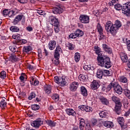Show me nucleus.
Wrapping results in <instances>:
<instances>
[{"instance_id": "41", "label": "nucleus", "mask_w": 130, "mask_h": 130, "mask_svg": "<svg viewBox=\"0 0 130 130\" xmlns=\"http://www.w3.org/2000/svg\"><path fill=\"white\" fill-rule=\"evenodd\" d=\"M7 77V73L5 71H3L0 73V78L4 80Z\"/></svg>"}, {"instance_id": "39", "label": "nucleus", "mask_w": 130, "mask_h": 130, "mask_svg": "<svg viewBox=\"0 0 130 130\" xmlns=\"http://www.w3.org/2000/svg\"><path fill=\"white\" fill-rule=\"evenodd\" d=\"M84 126H85V120L84 119H80L79 128L80 129H84Z\"/></svg>"}, {"instance_id": "9", "label": "nucleus", "mask_w": 130, "mask_h": 130, "mask_svg": "<svg viewBox=\"0 0 130 130\" xmlns=\"http://www.w3.org/2000/svg\"><path fill=\"white\" fill-rule=\"evenodd\" d=\"M62 6L61 5H58L57 7H55L53 9L52 12L54 14H61L62 13Z\"/></svg>"}, {"instance_id": "6", "label": "nucleus", "mask_w": 130, "mask_h": 130, "mask_svg": "<svg viewBox=\"0 0 130 130\" xmlns=\"http://www.w3.org/2000/svg\"><path fill=\"white\" fill-rule=\"evenodd\" d=\"M84 35V32L80 29H77L74 32L70 34L69 38L72 39H75L77 37H82Z\"/></svg>"}, {"instance_id": "44", "label": "nucleus", "mask_w": 130, "mask_h": 130, "mask_svg": "<svg viewBox=\"0 0 130 130\" xmlns=\"http://www.w3.org/2000/svg\"><path fill=\"white\" fill-rule=\"evenodd\" d=\"M40 108V107L38 105L35 104V105H31V109L32 110H35V111L38 110V109H39Z\"/></svg>"}, {"instance_id": "21", "label": "nucleus", "mask_w": 130, "mask_h": 130, "mask_svg": "<svg viewBox=\"0 0 130 130\" xmlns=\"http://www.w3.org/2000/svg\"><path fill=\"white\" fill-rule=\"evenodd\" d=\"M62 52V50L61 49V48H60V46H58L56 47L54 55L56 57L57 56H59V53H61Z\"/></svg>"}, {"instance_id": "46", "label": "nucleus", "mask_w": 130, "mask_h": 130, "mask_svg": "<svg viewBox=\"0 0 130 130\" xmlns=\"http://www.w3.org/2000/svg\"><path fill=\"white\" fill-rule=\"evenodd\" d=\"M120 82L121 83H127V79L124 76H122L120 78Z\"/></svg>"}, {"instance_id": "53", "label": "nucleus", "mask_w": 130, "mask_h": 130, "mask_svg": "<svg viewBox=\"0 0 130 130\" xmlns=\"http://www.w3.org/2000/svg\"><path fill=\"white\" fill-rule=\"evenodd\" d=\"M9 49L12 51V52H16V47L14 46H10L9 47Z\"/></svg>"}, {"instance_id": "14", "label": "nucleus", "mask_w": 130, "mask_h": 130, "mask_svg": "<svg viewBox=\"0 0 130 130\" xmlns=\"http://www.w3.org/2000/svg\"><path fill=\"white\" fill-rule=\"evenodd\" d=\"M96 27H97L98 31L100 35H101L100 37H101L102 38H103V37H104V35H103V28H102V26H101V24H100V23H98Z\"/></svg>"}, {"instance_id": "28", "label": "nucleus", "mask_w": 130, "mask_h": 130, "mask_svg": "<svg viewBox=\"0 0 130 130\" xmlns=\"http://www.w3.org/2000/svg\"><path fill=\"white\" fill-rule=\"evenodd\" d=\"M59 85L61 87H64V86H66V85H67V78L61 77V81L59 82Z\"/></svg>"}, {"instance_id": "30", "label": "nucleus", "mask_w": 130, "mask_h": 130, "mask_svg": "<svg viewBox=\"0 0 130 130\" xmlns=\"http://www.w3.org/2000/svg\"><path fill=\"white\" fill-rule=\"evenodd\" d=\"M7 106V102H6V98H4V99L2 100L0 103V107L4 109L5 107Z\"/></svg>"}, {"instance_id": "17", "label": "nucleus", "mask_w": 130, "mask_h": 130, "mask_svg": "<svg viewBox=\"0 0 130 130\" xmlns=\"http://www.w3.org/2000/svg\"><path fill=\"white\" fill-rule=\"evenodd\" d=\"M111 98L112 101L115 103L116 105L121 104V102L120 101V99L119 98H117V96L113 95Z\"/></svg>"}, {"instance_id": "24", "label": "nucleus", "mask_w": 130, "mask_h": 130, "mask_svg": "<svg viewBox=\"0 0 130 130\" xmlns=\"http://www.w3.org/2000/svg\"><path fill=\"white\" fill-rule=\"evenodd\" d=\"M44 90L47 94H50L51 92V86L46 85L44 86Z\"/></svg>"}, {"instance_id": "12", "label": "nucleus", "mask_w": 130, "mask_h": 130, "mask_svg": "<svg viewBox=\"0 0 130 130\" xmlns=\"http://www.w3.org/2000/svg\"><path fill=\"white\" fill-rule=\"evenodd\" d=\"M41 124H43V121H34L31 123V125L38 128L39 126H41Z\"/></svg>"}, {"instance_id": "20", "label": "nucleus", "mask_w": 130, "mask_h": 130, "mask_svg": "<svg viewBox=\"0 0 130 130\" xmlns=\"http://www.w3.org/2000/svg\"><path fill=\"white\" fill-rule=\"evenodd\" d=\"M66 113L68 115H72V116H76V112L72 109H67L66 110Z\"/></svg>"}, {"instance_id": "57", "label": "nucleus", "mask_w": 130, "mask_h": 130, "mask_svg": "<svg viewBox=\"0 0 130 130\" xmlns=\"http://www.w3.org/2000/svg\"><path fill=\"white\" fill-rule=\"evenodd\" d=\"M11 59L12 60H13V61H17V60H18V58L16 55H12L11 56Z\"/></svg>"}, {"instance_id": "35", "label": "nucleus", "mask_w": 130, "mask_h": 130, "mask_svg": "<svg viewBox=\"0 0 130 130\" xmlns=\"http://www.w3.org/2000/svg\"><path fill=\"white\" fill-rule=\"evenodd\" d=\"M74 58L76 62H79V61H80V58H81V55H80V53H76L75 54Z\"/></svg>"}, {"instance_id": "16", "label": "nucleus", "mask_w": 130, "mask_h": 130, "mask_svg": "<svg viewBox=\"0 0 130 130\" xmlns=\"http://www.w3.org/2000/svg\"><path fill=\"white\" fill-rule=\"evenodd\" d=\"M56 46V42L55 41H51L49 43L48 47L50 50H53Z\"/></svg>"}, {"instance_id": "8", "label": "nucleus", "mask_w": 130, "mask_h": 130, "mask_svg": "<svg viewBox=\"0 0 130 130\" xmlns=\"http://www.w3.org/2000/svg\"><path fill=\"white\" fill-rule=\"evenodd\" d=\"M79 83L77 82H72L69 87V89L70 91L72 92H75V91H77V89H78V87H79Z\"/></svg>"}, {"instance_id": "4", "label": "nucleus", "mask_w": 130, "mask_h": 130, "mask_svg": "<svg viewBox=\"0 0 130 130\" xmlns=\"http://www.w3.org/2000/svg\"><path fill=\"white\" fill-rule=\"evenodd\" d=\"M49 21L52 23V25L54 26L55 33H59V22H58V19L53 16H51L49 17Z\"/></svg>"}, {"instance_id": "29", "label": "nucleus", "mask_w": 130, "mask_h": 130, "mask_svg": "<svg viewBox=\"0 0 130 130\" xmlns=\"http://www.w3.org/2000/svg\"><path fill=\"white\" fill-rule=\"evenodd\" d=\"M54 58L52 60L53 63L55 64V66H58L59 64V56H55V55H54Z\"/></svg>"}, {"instance_id": "63", "label": "nucleus", "mask_w": 130, "mask_h": 130, "mask_svg": "<svg viewBox=\"0 0 130 130\" xmlns=\"http://www.w3.org/2000/svg\"><path fill=\"white\" fill-rule=\"evenodd\" d=\"M25 78H26V75H24V76H21L19 77L20 80H21V81H24Z\"/></svg>"}, {"instance_id": "10", "label": "nucleus", "mask_w": 130, "mask_h": 130, "mask_svg": "<svg viewBox=\"0 0 130 130\" xmlns=\"http://www.w3.org/2000/svg\"><path fill=\"white\" fill-rule=\"evenodd\" d=\"M102 47L104 51L107 52V53H108V54H111V53H112V49H111V48L108 46L106 44H103L102 45Z\"/></svg>"}, {"instance_id": "34", "label": "nucleus", "mask_w": 130, "mask_h": 130, "mask_svg": "<svg viewBox=\"0 0 130 130\" xmlns=\"http://www.w3.org/2000/svg\"><path fill=\"white\" fill-rule=\"evenodd\" d=\"M107 114H108V113L105 111H103L99 113V115L100 117H102V118H105L107 117Z\"/></svg>"}, {"instance_id": "25", "label": "nucleus", "mask_w": 130, "mask_h": 130, "mask_svg": "<svg viewBox=\"0 0 130 130\" xmlns=\"http://www.w3.org/2000/svg\"><path fill=\"white\" fill-rule=\"evenodd\" d=\"M121 106H122V105L121 104L116 105L115 106V110L117 114H118V115L120 114V110L121 109Z\"/></svg>"}, {"instance_id": "26", "label": "nucleus", "mask_w": 130, "mask_h": 130, "mask_svg": "<svg viewBox=\"0 0 130 130\" xmlns=\"http://www.w3.org/2000/svg\"><path fill=\"white\" fill-rule=\"evenodd\" d=\"M104 76L103 70L99 69L96 73V77L99 79H102V77Z\"/></svg>"}, {"instance_id": "45", "label": "nucleus", "mask_w": 130, "mask_h": 130, "mask_svg": "<svg viewBox=\"0 0 130 130\" xmlns=\"http://www.w3.org/2000/svg\"><path fill=\"white\" fill-rule=\"evenodd\" d=\"M54 81L55 83H57V84H58V85H59V83L61 82V77H58L57 76H55L54 77Z\"/></svg>"}, {"instance_id": "50", "label": "nucleus", "mask_w": 130, "mask_h": 130, "mask_svg": "<svg viewBox=\"0 0 130 130\" xmlns=\"http://www.w3.org/2000/svg\"><path fill=\"white\" fill-rule=\"evenodd\" d=\"M67 47L69 48V49L70 50H74V47H73V44L71 43H68L67 44Z\"/></svg>"}, {"instance_id": "15", "label": "nucleus", "mask_w": 130, "mask_h": 130, "mask_svg": "<svg viewBox=\"0 0 130 130\" xmlns=\"http://www.w3.org/2000/svg\"><path fill=\"white\" fill-rule=\"evenodd\" d=\"M92 90H97L99 88V83L95 80H93L90 85Z\"/></svg>"}, {"instance_id": "23", "label": "nucleus", "mask_w": 130, "mask_h": 130, "mask_svg": "<svg viewBox=\"0 0 130 130\" xmlns=\"http://www.w3.org/2000/svg\"><path fill=\"white\" fill-rule=\"evenodd\" d=\"M17 13H18V10H17V9H14L12 10H10V11H9L8 16L10 18H12V17H14L15 15L17 14Z\"/></svg>"}, {"instance_id": "31", "label": "nucleus", "mask_w": 130, "mask_h": 130, "mask_svg": "<svg viewBox=\"0 0 130 130\" xmlns=\"http://www.w3.org/2000/svg\"><path fill=\"white\" fill-rule=\"evenodd\" d=\"M46 123H47V124H48V125H49V126H54L55 125V124H56V123H55V122H54V121H52V120H47L46 121Z\"/></svg>"}, {"instance_id": "54", "label": "nucleus", "mask_w": 130, "mask_h": 130, "mask_svg": "<svg viewBox=\"0 0 130 130\" xmlns=\"http://www.w3.org/2000/svg\"><path fill=\"white\" fill-rule=\"evenodd\" d=\"M121 59L123 62H127V60H128V58H127V56L126 55L124 57L121 58Z\"/></svg>"}, {"instance_id": "64", "label": "nucleus", "mask_w": 130, "mask_h": 130, "mask_svg": "<svg viewBox=\"0 0 130 130\" xmlns=\"http://www.w3.org/2000/svg\"><path fill=\"white\" fill-rule=\"evenodd\" d=\"M26 30H27V31H32V30H33V28L31 27L28 26L27 27H26Z\"/></svg>"}, {"instance_id": "3", "label": "nucleus", "mask_w": 130, "mask_h": 130, "mask_svg": "<svg viewBox=\"0 0 130 130\" xmlns=\"http://www.w3.org/2000/svg\"><path fill=\"white\" fill-rule=\"evenodd\" d=\"M105 29L108 33H110L113 36H115L118 31L117 28L113 25L111 21H108L106 23Z\"/></svg>"}, {"instance_id": "18", "label": "nucleus", "mask_w": 130, "mask_h": 130, "mask_svg": "<svg viewBox=\"0 0 130 130\" xmlns=\"http://www.w3.org/2000/svg\"><path fill=\"white\" fill-rule=\"evenodd\" d=\"M80 90L81 95H83L84 97H87V96H88V91L85 87L81 86Z\"/></svg>"}, {"instance_id": "47", "label": "nucleus", "mask_w": 130, "mask_h": 130, "mask_svg": "<svg viewBox=\"0 0 130 130\" xmlns=\"http://www.w3.org/2000/svg\"><path fill=\"white\" fill-rule=\"evenodd\" d=\"M52 33H53V29L52 28H49L47 31L48 36H52Z\"/></svg>"}, {"instance_id": "43", "label": "nucleus", "mask_w": 130, "mask_h": 130, "mask_svg": "<svg viewBox=\"0 0 130 130\" xmlns=\"http://www.w3.org/2000/svg\"><path fill=\"white\" fill-rule=\"evenodd\" d=\"M114 8L115 10H117V11H120V10H122V6H121L119 4L115 5Z\"/></svg>"}, {"instance_id": "49", "label": "nucleus", "mask_w": 130, "mask_h": 130, "mask_svg": "<svg viewBox=\"0 0 130 130\" xmlns=\"http://www.w3.org/2000/svg\"><path fill=\"white\" fill-rule=\"evenodd\" d=\"M12 38L13 39H16V40H20V38H21V35H13L12 36Z\"/></svg>"}, {"instance_id": "1", "label": "nucleus", "mask_w": 130, "mask_h": 130, "mask_svg": "<svg viewBox=\"0 0 130 130\" xmlns=\"http://www.w3.org/2000/svg\"><path fill=\"white\" fill-rule=\"evenodd\" d=\"M95 49V53L98 54L97 57L98 64L101 67H104L106 69L111 68V62H110V58L102 54L101 49L99 47H94Z\"/></svg>"}, {"instance_id": "36", "label": "nucleus", "mask_w": 130, "mask_h": 130, "mask_svg": "<svg viewBox=\"0 0 130 130\" xmlns=\"http://www.w3.org/2000/svg\"><path fill=\"white\" fill-rule=\"evenodd\" d=\"M10 29L12 32H19L20 31V28L16 26H12Z\"/></svg>"}, {"instance_id": "58", "label": "nucleus", "mask_w": 130, "mask_h": 130, "mask_svg": "<svg viewBox=\"0 0 130 130\" xmlns=\"http://www.w3.org/2000/svg\"><path fill=\"white\" fill-rule=\"evenodd\" d=\"M37 13L39 15H41V16L44 15V11H43L42 10H38Z\"/></svg>"}, {"instance_id": "27", "label": "nucleus", "mask_w": 130, "mask_h": 130, "mask_svg": "<svg viewBox=\"0 0 130 130\" xmlns=\"http://www.w3.org/2000/svg\"><path fill=\"white\" fill-rule=\"evenodd\" d=\"M78 79L80 82H86L87 81V76L85 75L80 74Z\"/></svg>"}, {"instance_id": "13", "label": "nucleus", "mask_w": 130, "mask_h": 130, "mask_svg": "<svg viewBox=\"0 0 130 130\" xmlns=\"http://www.w3.org/2000/svg\"><path fill=\"white\" fill-rule=\"evenodd\" d=\"M99 99L101 102L102 103V104H103L104 105H108V104H109V101H108V100H107L104 96H100Z\"/></svg>"}, {"instance_id": "33", "label": "nucleus", "mask_w": 130, "mask_h": 130, "mask_svg": "<svg viewBox=\"0 0 130 130\" xmlns=\"http://www.w3.org/2000/svg\"><path fill=\"white\" fill-rule=\"evenodd\" d=\"M117 121L121 126H122L124 123V119L122 117H118Z\"/></svg>"}, {"instance_id": "62", "label": "nucleus", "mask_w": 130, "mask_h": 130, "mask_svg": "<svg viewBox=\"0 0 130 130\" xmlns=\"http://www.w3.org/2000/svg\"><path fill=\"white\" fill-rule=\"evenodd\" d=\"M39 84V81L38 80H35L34 82V86H38Z\"/></svg>"}, {"instance_id": "22", "label": "nucleus", "mask_w": 130, "mask_h": 130, "mask_svg": "<svg viewBox=\"0 0 130 130\" xmlns=\"http://www.w3.org/2000/svg\"><path fill=\"white\" fill-rule=\"evenodd\" d=\"M104 126L106 127H113V123L109 121H105L103 122Z\"/></svg>"}, {"instance_id": "2", "label": "nucleus", "mask_w": 130, "mask_h": 130, "mask_svg": "<svg viewBox=\"0 0 130 130\" xmlns=\"http://www.w3.org/2000/svg\"><path fill=\"white\" fill-rule=\"evenodd\" d=\"M113 88L114 90L117 94L119 95L122 94V88L117 82H111L107 86V90L110 91Z\"/></svg>"}, {"instance_id": "59", "label": "nucleus", "mask_w": 130, "mask_h": 130, "mask_svg": "<svg viewBox=\"0 0 130 130\" xmlns=\"http://www.w3.org/2000/svg\"><path fill=\"white\" fill-rule=\"evenodd\" d=\"M19 42L21 43V44H26V43L27 42V40H20L19 41Z\"/></svg>"}, {"instance_id": "40", "label": "nucleus", "mask_w": 130, "mask_h": 130, "mask_svg": "<svg viewBox=\"0 0 130 130\" xmlns=\"http://www.w3.org/2000/svg\"><path fill=\"white\" fill-rule=\"evenodd\" d=\"M124 95H126L128 99H130V90H128L127 88H125L124 89Z\"/></svg>"}, {"instance_id": "60", "label": "nucleus", "mask_w": 130, "mask_h": 130, "mask_svg": "<svg viewBox=\"0 0 130 130\" xmlns=\"http://www.w3.org/2000/svg\"><path fill=\"white\" fill-rule=\"evenodd\" d=\"M19 3H20V4H26L27 3V0H18Z\"/></svg>"}, {"instance_id": "42", "label": "nucleus", "mask_w": 130, "mask_h": 130, "mask_svg": "<svg viewBox=\"0 0 130 130\" xmlns=\"http://www.w3.org/2000/svg\"><path fill=\"white\" fill-rule=\"evenodd\" d=\"M52 100L55 101H58L59 100V95L56 93L54 94L52 96Z\"/></svg>"}, {"instance_id": "52", "label": "nucleus", "mask_w": 130, "mask_h": 130, "mask_svg": "<svg viewBox=\"0 0 130 130\" xmlns=\"http://www.w3.org/2000/svg\"><path fill=\"white\" fill-rule=\"evenodd\" d=\"M9 10L8 9H5L4 10H3V16H4V17H6V16H8V15H9Z\"/></svg>"}, {"instance_id": "51", "label": "nucleus", "mask_w": 130, "mask_h": 130, "mask_svg": "<svg viewBox=\"0 0 130 130\" xmlns=\"http://www.w3.org/2000/svg\"><path fill=\"white\" fill-rule=\"evenodd\" d=\"M36 96V94L34 92H32L30 95V96H28L29 100H32L33 98H35V96Z\"/></svg>"}, {"instance_id": "38", "label": "nucleus", "mask_w": 130, "mask_h": 130, "mask_svg": "<svg viewBox=\"0 0 130 130\" xmlns=\"http://www.w3.org/2000/svg\"><path fill=\"white\" fill-rule=\"evenodd\" d=\"M32 50V48L30 46H24L23 49V52H29Z\"/></svg>"}, {"instance_id": "5", "label": "nucleus", "mask_w": 130, "mask_h": 130, "mask_svg": "<svg viewBox=\"0 0 130 130\" xmlns=\"http://www.w3.org/2000/svg\"><path fill=\"white\" fill-rule=\"evenodd\" d=\"M122 13L127 17H130V2H127L122 6Z\"/></svg>"}, {"instance_id": "37", "label": "nucleus", "mask_w": 130, "mask_h": 130, "mask_svg": "<svg viewBox=\"0 0 130 130\" xmlns=\"http://www.w3.org/2000/svg\"><path fill=\"white\" fill-rule=\"evenodd\" d=\"M113 25L118 30V28L121 27V22L119 20H116L115 23L113 24Z\"/></svg>"}, {"instance_id": "56", "label": "nucleus", "mask_w": 130, "mask_h": 130, "mask_svg": "<svg viewBox=\"0 0 130 130\" xmlns=\"http://www.w3.org/2000/svg\"><path fill=\"white\" fill-rule=\"evenodd\" d=\"M91 123H92L93 126H94V125H96V124H97V119H92L91 120Z\"/></svg>"}, {"instance_id": "32", "label": "nucleus", "mask_w": 130, "mask_h": 130, "mask_svg": "<svg viewBox=\"0 0 130 130\" xmlns=\"http://www.w3.org/2000/svg\"><path fill=\"white\" fill-rule=\"evenodd\" d=\"M104 73V76L106 77H109L112 75V72L109 70H103Z\"/></svg>"}, {"instance_id": "11", "label": "nucleus", "mask_w": 130, "mask_h": 130, "mask_svg": "<svg viewBox=\"0 0 130 130\" xmlns=\"http://www.w3.org/2000/svg\"><path fill=\"white\" fill-rule=\"evenodd\" d=\"M79 108L81 109V110H82L83 111H85L86 112H90V111L91 112L92 110H93V109L91 107L84 105L79 106Z\"/></svg>"}, {"instance_id": "19", "label": "nucleus", "mask_w": 130, "mask_h": 130, "mask_svg": "<svg viewBox=\"0 0 130 130\" xmlns=\"http://www.w3.org/2000/svg\"><path fill=\"white\" fill-rule=\"evenodd\" d=\"M23 18V15H17L15 19L14 20L13 23L14 25H17V23H19V22H20V21H21L22 20V19Z\"/></svg>"}, {"instance_id": "48", "label": "nucleus", "mask_w": 130, "mask_h": 130, "mask_svg": "<svg viewBox=\"0 0 130 130\" xmlns=\"http://www.w3.org/2000/svg\"><path fill=\"white\" fill-rule=\"evenodd\" d=\"M83 69L85 71H90V70H92V67L90 65H85L83 67Z\"/></svg>"}, {"instance_id": "55", "label": "nucleus", "mask_w": 130, "mask_h": 130, "mask_svg": "<svg viewBox=\"0 0 130 130\" xmlns=\"http://www.w3.org/2000/svg\"><path fill=\"white\" fill-rule=\"evenodd\" d=\"M126 44L127 45V48L128 51H130V40H128L127 39H126Z\"/></svg>"}, {"instance_id": "7", "label": "nucleus", "mask_w": 130, "mask_h": 130, "mask_svg": "<svg viewBox=\"0 0 130 130\" xmlns=\"http://www.w3.org/2000/svg\"><path fill=\"white\" fill-rule=\"evenodd\" d=\"M79 20L83 24H88L90 22V18L88 15H80Z\"/></svg>"}, {"instance_id": "61", "label": "nucleus", "mask_w": 130, "mask_h": 130, "mask_svg": "<svg viewBox=\"0 0 130 130\" xmlns=\"http://www.w3.org/2000/svg\"><path fill=\"white\" fill-rule=\"evenodd\" d=\"M120 58H122V57H124V56H126V54H125V53H124L123 52H121L120 53Z\"/></svg>"}]
</instances>
